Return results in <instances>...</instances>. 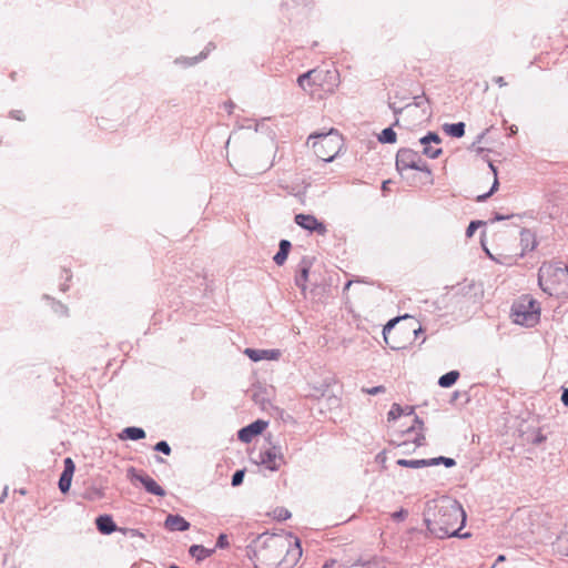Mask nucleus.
Returning a JSON list of instances; mask_svg holds the SVG:
<instances>
[{
  "label": "nucleus",
  "mask_w": 568,
  "mask_h": 568,
  "mask_svg": "<svg viewBox=\"0 0 568 568\" xmlns=\"http://www.w3.org/2000/svg\"><path fill=\"white\" fill-rule=\"evenodd\" d=\"M510 317L515 324L532 327L540 320V305L530 295H523L513 303Z\"/></svg>",
  "instance_id": "nucleus-4"
},
{
  "label": "nucleus",
  "mask_w": 568,
  "mask_h": 568,
  "mask_svg": "<svg viewBox=\"0 0 568 568\" xmlns=\"http://www.w3.org/2000/svg\"><path fill=\"white\" fill-rule=\"evenodd\" d=\"M294 221L306 231L315 232L320 235H324L327 232L325 224L318 221L314 215L300 213L295 215Z\"/></svg>",
  "instance_id": "nucleus-10"
},
{
  "label": "nucleus",
  "mask_w": 568,
  "mask_h": 568,
  "mask_svg": "<svg viewBox=\"0 0 568 568\" xmlns=\"http://www.w3.org/2000/svg\"><path fill=\"white\" fill-rule=\"evenodd\" d=\"M333 564L332 565H325L324 568H333Z\"/></svg>",
  "instance_id": "nucleus-52"
},
{
  "label": "nucleus",
  "mask_w": 568,
  "mask_h": 568,
  "mask_svg": "<svg viewBox=\"0 0 568 568\" xmlns=\"http://www.w3.org/2000/svg\"><path fill=\"white\" fill-rule=\"evenodd\" d=\"M413 429H414V426H413V427L407 428V433H410Z\"/></svg>",
  "instance_id": "nucleus-56"
},
{
  "label": "nucleus",
  "mask_w": 568,
  "mask_h": 568,
  "mask_svg": "<svg viewBox=\"0 0 568 568\" xmlns=\"http://www.w3.org/2000/svg\"><path fill=\"white\" fill-rule=\"evenodd\" d=\"M63 464L64 469L59 479V489L61 490V493L65 494L70 490L75 465L70 457L65 458Z\"/></svg>",
  "instance_id": "nucleus-13"
},
{
  "label": "nucleus",
  "mask_w": 568,
  "mask_h": 568,
  "mask_svg": "<svg viewBox=\"0 0 568 568\" xmlns=\"http://www.w3.org/2000/svg\"><path fill=\"white\" fill-rule=\"evenodd\" d=\"M414 409H415V408H414L413 406H406V407L404 408V410H405V412H404V414H403V415H413V414H414Z\"/></svg>",
  "instance_id": "nucleus-45"
},
{
  "label": "nucleus",
  "mask_w": 568,
  "mask_h": 568,
  "mask_svg": "<svg viewBox=\"0 0 568 568\" xmlns=\"http://www.w3.org/2000/svg\"><path fill=\"white\" fill-rule=\"evenodd\" d=\"M291 248V243L287 240H282L280 242V248L278 252L274 255L273 260L277 265H282L288 255Z\"/></svg>",
  "instance_id": "nucleus-21"
},
{
  "label": "nucleus",
  "mask_w": 568,
  "mask_h": 568,
  "mask_svg": "<svg viewBox=\"0 0 568 568\" xmlns=\"http://www.w3.org/2000/svg\"><path fill=\"white\" fill-rule=\"evenodd\" d=\"M407 510L405 509H400L398 511H395L393 515H392V518L396 521H402L404 520L406 517H407Z\"/></svg>",
  "instance_id": "nucleus-38"
},
{
  "label": "nucleus",
  "mask_w": 568,
  "mask_h": 568,
  "mask_svg": "<svg viewBox=\"0 0 568 568\" xmlns=\"http://www.w3.org/2000/svg\"><path fill=\"white\" fill-rule=\"evenodd\" d=\"M362 392L368 395H377L386 392V388L382 385L375 387H363Z\"/></svg>",
  "instance_id": "nucleus-32"
},
{
  "label": "nucleus",
  "mask_w": 568,
  "mask_h": 568,
  "mask_svg": "<svg viewBox=\"0 0 568 568\" xmlns=\"http://www.w3.org/2000/svg\"><path fill=\"white\" fill-rule=\"evenodd\" d=\"M144 437H145L144 429H142L140 427H134V426L125 427L119 435V438L122 440H124V439L140 440V439H143Z\"/></svg>",
  "instance_id": "nucleus-19"
},
{
  "label": "nucleus",
  "mask_w": 568,
  "mask_h": 568,
  "mask_svg": "<svg viewBox=\"0 0 568 568\" xmlns=\"http://www.w3.org/2000/svg\"><path fill=\"white\" fill-rule=\"evenodd\" d=\"M52 307L53 311L59 315H64L67 313V307L60 302H53Z\"/></svg>",
  "instance_id": "nucleus-37"
},
{
  "label": "nucleus",
  "mask_w": 568,
  "mask_h": 568,
  "mask_svg": "<svg viewBox=\"0 0 568 568\" xmlns=\"http://www.w3.org/2000/svg\"><path fill=\"white\" fill-rule=\"evenodd\" d=\"M227 546H229L227 536L225 534H221L217 537L216 547L217 548H226Z\"/></svg>",
  "instance_id": "nucleus-36"
},
{
  "label": "nucleus",
  "mask_w": 568,
  "mask_h": 568,
  "mask_svg": "<svg viewBox=\"0 0 568 568\" xmlns=\"http://www.w3.org/2000/svg\"><path fill=\"white\" fill-rule=\"evenodd\" d=\"M424 442L425 436L423 434H417L412 443L408 440H404L398 444V447L403 448V453H409L410 450H414L416 447L423 446Z\"/></svg>",
  "instance_id": "nucleus-22"
},
{
  "label": "nucleus",
  "mask_w": 568,
  "mask_h": 568,
  "mask_svg": "<svg viewBox=\"0 0 568 568\" xmlns=\"http://www.w3.org/2000/svg\"><path fill=\"white\" fill-rule=\"evenodd\" d=\"M214 552V549L205 548L202 545H192L189 549V554L196 559V561H203Z\"/></svg>",
  "instance_id": "nucleus-20"
},
{
  "label": "nucleus",
  "mask_w": 568,
  "mask_h": 568,
  "mask_svg": "<svg viewBox=\"0 0 568 568\" xmlns=\"http://www.w3.org/2000/svg\"><path fill=\"white\" fill-rule=\"evenodd\" d=\"M486 252L493 260L497 261L498 263L510 265L516 262V258L513 256H501L500 258H496L489 253L488 250H486Z\"/></svg>",
  "instance_id": "nucleus-33"
},
{
  "label": "nucleus",
  "mask_w": 568,
  "mask_h": 568,
  "mask_svg": "<svg viewBox=\"0 0 568 568\" xmlns=\"http://www.w3.org/2000/svg\"><path fill=\"white\" fill-rule=\"evenodd\" d=\"M154 450H156L159 453H162L164 455H170L171 454V447L168 444V442H165V440L158 442L155 444V446H154Z\"/></svg>",
  "instance_id": "nucleus-30"
},
{
  "label": "nucleus",
  "mask_w": 568,
  "mask_h": 568,
  "mask_svg": "<svg viewBox=\"0 0 568 568\" xmlns=\"http://www.w3.org/2000/svg\"><path fill=\"white\" fill-rule=\"evenodd\" d=\"M378 141L382 143H395L396 133L392 128L384 129L378 135Z\"/></svg>",
  "instance_id": "nucleus-25"
},
{
  "label": "nucleus",
  "mask_w": 568,
  "mask_h": 568,
  "mask_svg": "<svg viewBox=\"0 0 568 568\" xmlns=\"http://www.w3.org/2000/svg\"><path fill=\"white\" fill-rule=\"evenodd\" d=\"M129 476L131 480L139 481L149 494L160 497L165 495V490L149 475L138 473L134 468H131L129 470Z\"/></svg>",
  "instance_id": "nucleus-9"
},
{
  "label": "nucleus",
  "mask_w": 568,
  "mask_h": 568,
  "mask_svg": "<svg viewBox=\"0 0 568 568\" xmlns=\"http://www.w3.org/2000/svg\"><path fill=\"white\" fill-rule=\"evenodd\" d=\"M561 403L565 405V406H568V388H565L562 390V394H561Z\"/></svg>",
  "instance_id": "nucleus-42"
},
{
  "label": "nucleus",
  "mask_w": 568,
  "mask_h": 568,
  "mask_svg": "<svg viewBox=\"0 0 568 568\" xmlns=\"http://www.w3.org/2000/svg\"><path fill=\"white\" fill-rule=\"evenodd\" d=\"M7 495V491L4 490L3 496L0 498V501L3 500L4 496Z\"/></svg>",
  "instance_id": "nucleus-54"
},
{
  "label": "nucleus",
  "mask_w": 568,
  "mask_h": 568,
  "mask_svg": "<svg viewBox=\"0 0 568 568\" xmlns=\"http://www.w3.org/2000/svg\"><path fill=\"white\" fill-rule=\"evenodd\" d=\"M290 552H292V555L297 557V558L302 556L301 544H300V541L297 539L295 541V548L292 549Z\"/></svg>",
  "instance_id": "nucleus-40"
},
{
  "label": "nucleus",
  "mask_w": 568,
  "mask_h": 568,
  "mask_svg": "<svg viewBox=\"0 0 568 568\" xmlns=\"http://www.w3.org/2000/svg\"><path fill=\"white\" fill-rule=\"evenodd\" d=\"M271 389L262 386H256L253 388L252 399L255 404H257L263 410L268 409L271 404Z\"/></svg>",
  "instance_id": "nucleus-15"
},
{
  "label": "nucleus",
  "mask_w": 568,
  "mask_h": 568,
  "mask_svg": "<svg viewBox=\"0 0 568 568\" xmlns=\"http://www.w3.org/2000/svg\"><path fill=\"white\" fill-rule=\"evenodd\" d=\"M266 545L270 548L280 549L281 551L285 550L284 541L276 537L268 538V540L266 541Z\"/></svg>",
  "instance_id": "nucleus-28"
},
{
  "label": "nucleus",
  "mask_w": 568,
  "mask_h": 568,
  "mask_svg": "<svg viewBox=\"0 0 568 568\" xmlns=\"http://www.w3.org/2000/svg\"><path fill=\"white\" fill-rule=\"evenodd\" d=\"M301 277H302L303 281H307L308 280L307 278V270L306 268L302 270Z\"/></svg>",
  "instance_id": "nucleus-47"
},
{
  "label": "nucleus",
  "mask_w": 568,
  "mask_h": 568,
  "mask_svg": "<svg viewBox=\"0 0 568 568\" xmlns=\"http://www.w3.org/2000/svg\"><path fill=\"white\" fill-rule=\"evenodd\" d=\"M297 83L306 92H311L312 87H318L325 93L332 94L339 84V74L335 69H313L301 74Z\"/></svg>",
  "instance_id": "nucleus-2"
},
{
  "label": "nucleus",
  "mask_w": 568,
  "mask_h": 568,
  "mask_svg": "<svg viewBox=\"0 0 568 568\" xmlns=\"http://www.w3.org/2000/svg\"><path fill=\"white\" fill-rule=\"evenodd\" d=\"M516 131H517V129H516V128H514V126H511V128H510V132H511V133H516Z\"/></svg>",
  "instance_id": "nucleus-51"
},
{
  "label": "nucleus",
  "mask_w": 568,
  "mask_h": 568,
  "mask_svg": "<svg viewBox=\"0 0 568 568\" xmlns=\"http://www.w3.org/2000/svg\"><path fill=\"white\" fill-rule=\"evenodd\" d=\"M244 354L253 362H260L263 359L276 361L281 356V352L278 349L245 348Z\"/></svg>",
  "instance_id": "nucleus-14"
},
{
  "label": "nucleus",
  "mask_w": 568,
  "mask_h": 568,
  "mask_svg": "<svg viewBox=\"0 0 568 568\" xmlns=\"http://www.w3.org/2000/svg\"><path fill=\"white\" fill-rule=\"evenodd\" d=\"M458 378H459V372L450 371L439 377L438 385L443 388H448V387L453 386L457 382Z\"/></svg>",
  "instance_id": "nucleus-24"
},
{
  "label": "nucleus",
  "mask_w": 568,
  "mask_h": 568,
  "mask_svg": "<svg viewBox=\"0 0 568 568\" xmlns=\"http://www.w3.org/2000/svg\"><path fill=\"white\" fill-rule=\"evenodd\" d=\"M483 224V222L480 221H473L470 222V224L468 225L467 230H466V235L468 237H471L474 235V233L476 232V230Z\"/></svg>",
  "instance_id": "nucleus-34"
},
{
  "label": "nucleus",
  "mask_w": 568,
  "mask_h": 568,
  "mask_svg": "<svg viewBox=\"0 0 568 568\" xmlns=\"http://www.w3.org/2000/svg\"><path fill=\"white\" fill-rule=\"evenodd\" d=\"M258 464L271 471H276L284 464V456L280 446H272L258 454Z\"/></svg>",
  "instance_id": "nucleus-7"
},
{
  "label": "nucleus",
  "mask_w": 568,
  "mask_h": 568,
  "mask_svg": "<svg viewBox=\"0 0 568 568\" xmlns=\"http://www.w3.org/2000/svg\"><path fill=\"white\" fill-rule=\"evenodd\" d=\"M420 103L419 102H416L414 104H407L403 111L407 114H414L416 111H418V108H419Z\"/></svg>",
  "instance_id": "nucleus-39"
},
{
  "label": "nucleus",
  "mask_w": 568,
  "mask_h": 568,
  "mask_svg": "<svg viewBox=\"0 0 568 568\" xmlns=\"http://www.w3.org/2000/svg\"><path fill=\"white\" fill-rule=\"evenodd\" d=\"M307 144L314 153L323 161L331 162L339 153L343 146V139L336 130L327 133H317L308 138Z\"/></svg>",
  "instance_id": "nucleus-3"
},
{
  "label": "nucleus",
  "mask_w": 568,
  "mask_h": 568,
  "mask_svg": "<svg viewBox=\"0 0 568 568\" xmlns=\"http://www.w3.org/2000/svg\"><path fill=\"white\" fill-rule=\"evenodd\" d=\"M404 408L399 404H393L390 410L387 414L388 420H395L404 414Z\"/></svg>",
  "instance_id": "nucleus-26"
},
{
  "label": "nucleus",
  "mask_w": 568,
  "mask_h": 568,
  "mask_svg": "<svg viewBox=\"0 0 568 568\" xmlns=\"http://www.w3.org/2000/svg\"><path fill=\"white\" fill-rule=\"evenodd\" d=\"M495 82H496L499 87H504V85H506V82H505V80H504V78H503V77H498V78H496Z\"/></svg>",
  "instance_id": "nucleus-46"
},
{
  "label": "nucleus",
  "mask_w": 568,
  "mask_h": 568,
  "mask_svg": "<svg viewBox=\"0 0 568 568\" xmlns=\"http://www.w3.org/2000/svg\"><path fill=\"white\" fill-rule=\"evenodd\" d=\"M409 329H412V332L414 333L415 336H418L423 332L422 326H418V327L409 326Z\"/></svg>",
  "instance_id": "nucleus-44"
},
{
  "label": "nucleus",
  "mask_w": 568,
  "mask_h": 568,
  "mask_svg": "<svg viewBox=\"0 0 568 568\" xmlns=\"http://www.w3.org/2000/svg\"><path fill=\"white\" fill-rule=\"evenodd\" d=\"M443 130L450 136L462 138L465 134V124L463 122L444 124Z\"/></svg>",
  "instance_id": "nucleus-23"
},
{
  "label": "nucleus",
  "mask_w": 568,
  "mask_h": 568,
  "mask_svg": "<svg viewBox=\"0 0 568 568\" xmlns=\"http://www.w3.org/2000/svg\"><path fill=\"white\" fill-rule=\"evenodd\" d=\"M440 141L439 135L432 132L422 138L423 153L430 159L438 158L442 154V149L438 146Z\"/></svg>",
  "instance_id": "nucleus-11"
},
{
  "label": "nucleus",
  "mask_w": 568,
  "mask_h": 568,
  "mask_svg": "<svg viewBox=\"0 0 568 568\" xmlns=\"http://www.w3.org/2000/svg\"><path fill=\"white\" fill-rule=\"evenodd\" d=\"M165 527L172 531H185L190 528V523L180 515H169L165 519Z\"/></svg>",
  "instance_id": "nucleus-16"
},
{
  "label": "nucleus",
  "mask_w": 568,
  "mask_h": 568,
  "mask_svg": "<svg viewBox=\"0 0 568 568\" xmlns=\"http://www.w3.org/2000/svg\"><path fill=\"white\" fill-rule=\"evenodd\" d=\"M354 282L352 280H348L346 284L352 285Z\"/></svg>",
  "instance_id": "nucleus-53"
},
{
  "label": "nucleus",
  "mask_w": 568,
  "mask_h": 568,
  "mask_svg": "<svg viewBox=\"0 0 568 568\" xmlns=\"http://www.w3.org/2000/svg\"><path fill=\"white\" fill-rule=\"evenodd\" d=\"M386 184H387V182H384V183H383V189H384V190H385V189H387V185H386Z\"/></svg>",
  "instance_id": "nucleus-55"
},
{
  "label": "nucleus",
  "mask_w": 568,
  "mask_h": 568,
  "mask_svg": "<svg viewBox=\"0 0 568 568\" xmlns=\"http://www.w3.org/2000/svg\"><path fill=\"white\" fill-rule=\"evenodd\" d=\"M130 532H131V535H132V536H142V534H140V532H139L138 530H135V529H131V530H130Z\"/></svg>",
  "instance_id": "nucleus-49"
},
{
  "label": "nucleus",
  "mask_w": 568,
  "mask_h": 568,
  "mask_svg": "<svg viewBox=\"0 0 568 568\" xmlns=\"http://www.w3.org/2000/svg\"><path fill=\"white\" fill-rule=\"evenodd\" d=\"M415 423L418 424L419 425V429H422L424 423H423L422 419H419V417H417V416L415 417Z\"/></svg>",
  "instance_id": "nucleus-48"
},
{
  "label": "nucleus",
  "mask_w": 568,
  "mask_h": 568,
  "mask_svg": "<svg viewBox=\"0 0 568 568\" xmlns=\"http://www.w3.org/2000/svg\"><path fill=\"white\" fill-rule=\"evenodd\" d=\"M275 516L278 520H286L291 517V513L285 508H277L275 510Z\"/></svg>",
  "instance_id": "nucleus-35"
},
{
  "label": "nucleus",
  "mask_w": 568,
  "mask_h": 568,
  "mask_svg": "<svg viewBox=\"0 0 568 568\" xmlns=\"http://www.w3.org/2000/svg\"><path fill=\"white\" fill-rule=\"evenodd\" d=\"M540 287H541V288H542V291H544L545 293H547L548 295H554V294H557V293H558V292H557V288H558L559 286H540Z\"/></svg>",
  "instance_id": "nucleus-41"
},
{
  "label": "nucleus",
  "mask_w": 568,
  "mask_h": 568,
  "mask_svg": "<svg viewBox=\"0 0 568 568\" xmlns=\"http://www.w3.org/2000/svg\"><path fill=\"white\" fill-rule=\"evenodd\" d=\"M267 422L257 419L250 425L241 428L237 433V437L243 443H250L254 436L260 435L266 427Z\"/></svg>",
  "instance_id": "nucleus-12"
},
{
  "label": "nucleus",
  "mask_w": 568,
  "mask_h": 568,
  "mask_svg": "<svg viewBox=\"0 0 568 568\" xmlns=\"http://www.w3.org/2000/svg\"><path fill=\"white\" fill-rule=\"evenodd\" d=\"M409 318H410V320H413V318H412L410 316H408V315H405V316H398V317H395V318L389 320V321L386 323V325L384 326V328H383V337H384V339H385L386 344H388V345L390 346V348H393V349H398V348H400V346L395 345V344H392V343L389 342V335H390V333H392L393 328L395 327V325H396L399 321H402V320H405V321H406V320H409Z\"/></svg>",
  "instance_id": "nucleus-18"
},
{
  "label": "nucleus",
  "mask_w": 568,
  "mask_h": 568,
  "mask_svg": "<svg viewBox=\"0 0 568 568\" xmlns=\"http://www.w3.org/2000/svg\"><path fill=\"white\" fill-rule=\"evenodd\" d=\"M568 267L562 262L544 263L539 268L538 284H567Z\"/></svg>",
  "instance_id": "nucleus-6"
},
{
  "label": "nucleus",
  "mask_w": 568,
  "mask_h": 568,
  "mask_svg": "<svg viewBox=\"0 0 568 568\" xmlns=\"http://www.w3.org/2000/svg\"><path fill=\"white\" fill-rule=\"evenodd\" d=\"M489 169L491 170L493 174H494V184H493V187L491 190L487 193V194H484V195H480L478 196V200L479 201H483L485 199H487L490 194H493L497 187H498V180H497V170L496 168L494 166L493 163H489Z\"/></svg>",
  "instance_id": "nucleus-27"
},
{
  "label": "nucleus",
  "mask_w": 568,
  "mask_h": 568,
  "mask_svg": "<svg viewBox=\"0 0 568 568\" xmlns=\"http://www.w3.org/2000/svg\"><path fill=\"white\" fill-rule=\"evenodd\" d=\"M424 523L430 534L437 538H468L469 532L460 534L465 526L466 514L462 505L449 497L443 496L426 504Z\"/></svg>",
  "instance_id": "nucleus-1"
},
{
  "label": "nucleus",
  "mask_w": 568,
  "mask_h": 568,
  "mask_svg": "<svg viewBox=\"0 0 568 568\" xmlns=\"http://www.w3.org/2000/svg\"><path fill=\"white\" fill-rule=\"evenodd\" d=\"M245 476L244 469L236 470L232 476V486L236 487L240 486L243 483Z\"/></svg>",
  "instance_id": "nucleus-31"
},
{
  "label": "nucleus",
  "mask_w": 568,
  "mask_h": 568,
  "mask_svg": "<svg viewBox=\"0 0 568 568\" xmlns=\"http://www.w3.org/2000/svg\"><path fill=\"white\" fill-rule=\"evenodd\" d=\"M396 169L400 173L402 178L407 180L410 184H415L417 181L415 178L407 174L408 171L415 170L425 174L428 183H432L433 180L430 178L432 172L427 166L426 162L422 159V156L410 150V149H402L397 152L396 155Z\"/></svg>",
  "instance_id": "nucleus-5"
},
{
  "label": "nucleus",
  "mask_w": 568,
  "mask_h": 568,
  "mask_svg": "<svg viewBox=\"0 0 568 568\" xmlns=\"http://www.w3.org/2000/svg\"><path fill=\"white\" fill-rule=\"evenodd\" d=\"M505 560V556L504 555H499L498 558H497V561H504Z\"/></svg>",
  "instance_id": "nucleus-50"
},
{
  "label": "nucleus",
  "mask_w": 568,
  "mask_h": 568,
  "mask_svg": "<svg viewBox=\"0 0 568 568\" xmlns=\"http://www.w3.org/2000/svg\"><path fill=\"white\" fill-rule=\"evenodd\" d=\"M396 463L398 466L408 468H423L428 466H437L442 464L445 467L450 468L456 465L455 459L444 456L434 457L429 459H398Z\"/></svg>",
  "instance_id": "nucleus-8"
},
{
  "label": "nucleus",
  "mask_w": 568,
  "mask_h": 568,
  "mask_svg": "<svg viewBox=\"0 0 568 568\" xmlns=\"http://www.w3.org/2000/svg\"><path fill=\"white\" fill-rule=\"evenodd\" d=\"M509 217H510V215L496 214L495 217L491 220V222L504 221V220H507Z\"/></svg>",
  "instance_id": "nucleus-43"
},
{
  "label": "nucleus",
  "mask_w": 568,
  "mask_h": 568,
  "mask_svg": "<svg viewBox=\"0 0 568 568\" xmlns=\"http://www.w3.org/2000/svg\"><path fill=\"white\" fill-rule=\"evenodd\" d=\"M205 57H206V54L202 53L200 57H195V58H192V59L179 58V59L175 60V63L176 64H183V65H193L196 62H199L200 60L204 59Z\"/></svg>",
  "instance_id": "nucleus-29"
},
{
  "label": "nucleus",
  "mask_w": 568,
  "mask_h": 568,
  "mask_svg": "<svg viewBox=\"0 0 568 568\" xmlns=\"http://www.w3.org/2000/svg\"><path fill=\"white\" fill-rule=\"evenodd\" d=\"M98 530L103 535H110L116 530V525L111 516L100 515L95 519Z\"/></svg>",
  "instance_id": "nucleus-17"
}]
</instances>
